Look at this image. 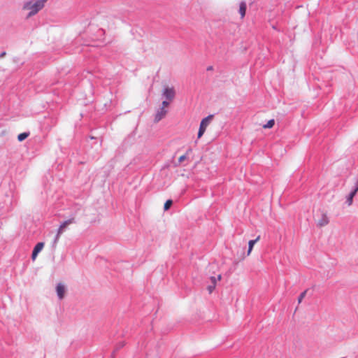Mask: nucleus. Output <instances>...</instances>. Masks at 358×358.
<instances>
[{"mask_svg":"<svg viewBox=\"0 0 358 358\" xmlns=\"http://www.w3.org/2000/svg\"><path fill=\"white\" fill-rule=\"evenodd\" d=\"M48 0H29L24 3L22 9L29 10L25 19L27 20L32 16L36 15L41 10H42L45 3Z\"/></svg>","mask_w":358,"mask_h":358,"instance_id":"1","label":"nucleus"},{"mask_svg":"<svg viewBox=\"0 0 358 358\" xmlns=\"http://www.w3.org/2000/svg\"><path fill=\"white\" fill-rule=\"evenodd\" d=\"M74 222H75V218L72 217V218H70V219H69L67 220H65L64 222H63L60 224V226H59V229L57 230V234L55 236V240H54V243H55L58 241L60 235L62 234L64 230L67 227V226L69 225L70 224H72V223H74Z\"/></svg>","mask_w":358,"mask_h":358,"instance_id":"2","label":"nucleus"},{"mask_svg":"<svg viewBox=\"0 0 358 358\" xmlns=\"http://www.w3.org/2000/svg\"><path fill=\"white\" fill-rule=\"evenodd\" d=\"M358 192V178L356 179V182L355 183L354 187L351 189L349 194L346 196V201L345 203L348 206H351L353 202V199L356 196L357 193Z\"/></svg>","mask_w":358,"mask_h":358,"instance_id":"3","label":"nucleus"},{"mask_svg":"<svg viewBox=\"0 0 358 358\" xmlns=\"http://www.w3.org/2000/svg\"><path fill=\"white\" fill-rule=\"evenodd\" d=\"M162 95L168 100L172 101L176 96V92L173 87H165Z\"/></svg>","mask_w":358,"mask_h":358,"instance_id":"4","label":"nucleus"},{"mask_svg":"<svg viewBox=\"0 0 358 358\" xmlns=\"http://www.w3.org/2000/svg\"><path fill=\"white\" fill-rule=\"evenodd\" d=\"M44 245H45L44 242H38V243H37L35 245V246H34V249H33V250H32L31 255V259L33 261H34V260L36 259V257H37V256H38V253H39V252L43 250V248H44Z\"/></svg>","mask_w":358,"mask_h":358,"instance_id":"5","label":"nucleus"},{"mask_svg":"<svg viewBox=\"0 0 358 358\" xmlns=\"http://www.w3.org/2000/svg\"><path fill=\"white\" fill-rule=\"evenodd\" d=\"M214 115L210 114L207 117L203 118L200 122L199 128L202 129L206 131V127L210 124V121L213 119Z\"/></svg>","mask_w":358,"mask_h":358,"instance_id":"6","label":"nucleus"},{"mask_svg":"<svg viewBox=\"0 0 358 358\" xmlns=\"http://www.w3.org/2000/svg\"><path fill=\"white\" fill-rule=\"evenodd\" d=\"M166 113L167 110L165 108H159L155 115L154 122H159L162 118H164L166 116Z\"/></svg>","mask_w":358,"mask_h":358,"instance_id":"7","label":"nucleus"},{"mask_svg":"<svg viewBox=\"0 0 358 358\" xmlns=\"http://www.w3.org/2000/svg\"><path fill=\"white\" fill-rule=\"evenodd\" d=\"M57 295L59 299H62L66 293V287L62 283H58L56 287Z\"/></svg>","mask_w":358,"mask_h":358,"instance_id":"8","label":"nucleus"},{"mask_svg":"<svg viewBox=\"0 0 358 358\" xmlns=\"http://www.w3.org/2000/svg\"><path fill=\"white\" fill-rule=\"evenodd\" d=\"M329 222V217L325 213H322L321 215V218L317 222V226L318 227H324L327 224H328Z\"/></svg>","mask_w":358,"mask_h":358,"instance_id":"9","label":"nucleus"},{"mask_svg":"<svg viewBox=\"0 0 358 358\" xmlns=\"http://www.w3.org/2000/svg\"><path fill=\"white\" fill-rule=\"evenodd\" d=\"M247 10V5L245 1H241L239 5V13L241 15V17L243 19L245 16Z\"/></svg>","mask_w":358,"mask_h":358,"instance_id":"10","label":"nucleus"},{"mask_svg":"<svg viewBox=\"0 0 358 358\" xmlns=\"http://www.w3.org/2000/svg\"><path fill=\"white\" fill-rule=\"evenodd\" d=\"M259 238H260V236H258L255 239L249 241V242H248V252H247V255L248 256L250 254V252H252V248H253L255 244L259 240Z\"/></svg>","mask_w":358,"mask_h":358,"instance_id":"11","label":"nucleus"},{"mask_svg":"<svg viewBox=\"0 0 358 358\" xmlns=\"http://www.w3.org/2000/svg\"><path fill=\"white\" fill-rule=\"evenodd\" d=\"M29 135H30L29 131L22 132V133L18 134L17 140H18V141L22 142V141H24L27 138H28Z\"/></svg>","mask_w":358,"mask_h":358,"instance_id":"12","label":"nucleus"},{"mask_svg":"<svg viewBox=\"0 0 358 358\" xmlns=\"http://www.w3.org/2000/svg\"><path fill=\"white\" fill-rule=\"evenodd\" d=\"M173 203V201L172 199H167L164 205V210L166 211L171 208Z\"/></svg>","mask_w":358,"mask_h":358,"instance_id":"13","label":"nucleus"},{"mask_svg":"<svg viewBox=\"0 0 358 358\" xmlns=\"http://www.w3.org/2000/svg\"><path fill=\"white\" fill-rule=\"evenodd\" d=\"M275 124V120L273 119L269 120L267 123L263 125V128L264 129H271Z\"/></svg>","mask_w":358,"mask_h":358,"instance_id":"14","label":"nucleus"},{"mask_svg":"<svg viewBox=\"0 0 358 358\" xmlns=\"http://www.w3.org/2000/svg\"><path fill=\"white\" fill-rule=\"evenodd\" d=\"M307 291H308V290H307V289H306L305 291H303V292H301V293L299 294V297H298V303H300L302 301L303 299L305 297V296H306V293H307Z\"/></svg>","mask_w":358,"mask_h":358,"instance_id":"15","label":"nucleus"},{"mask_svg":"<svg viewBox=\"0 0 358 358\" xmlns=\"http://www.w3.org/2000/svg\"><path fill=\"white\" fill-rule=\"evenodd\" d=\"M125 345V343L124 341H122V342H119L116 346H115V351H118L120 350L121 348H122Z\"/></svg>","mask_w":358,"mask_h":358,"instance_id":"16","label":"nucleus"},{"mask_svg":"<svg viewBox=\"0 0 358 358\" xmlns=\"http://www.w3.org/2000/svg\"><path fill=\"white\" fill-rule=\"evenodd\" d=\"M187 159V155H183L180 156L178 159V164H176V166L180 165L182 162H184Z\"/></svg>","mask_w":358,"mask_h":358,"instance_id":"17","label":"nucleus"},{"mask_svg":"<svg viewBox=\"0 0 358 358\" xmlns=\"http://www.w3.org/2000/svg\"><path fill=\"white\" fill-rule=\"evenodd\" d=\"M216 285H210L207 287V290L208 291L209 294H211L215 289Z\"/></svg>","mask_w":358,"mask_h":358,"instance_id":"18","label":"nucleus"},{"mask_svg":"<svg viewBox=\"0 0 358 358\" xmlns=\"http://www.w3.org/2000/svg\"><path fill=\"white\" fill-rule=\"evenodd\" d=\"M204 133H205L204 130H203L201 128H199V131H198V134H197V138H200L203 135Z\"/></svg>","mask_w":358,"mask_h":358,"instance_id":"19","label":"nucleus"},{"mask_svg":"<svg viewBox=\"0 0 358 358\" xmlns=\"http://www.w3.org/2000/svg\"><path fill=\"white\" fill-rule=\"evenodd\" d=\"M169 102L167 100H164L162 103V106L160 108H165L166 107L169 106Z\"/></svg>","mask_w":358,"mask_h":358,"instance_id":"20","label":"nucleus"},{"mask_svg":"<svg viewBox=\"0 0 358 358\" xmlns=\"http://www.w3.org/2000/svg\"><path fill=\"white\" fill-rule=\"evenodd\" d=\"M210 282H211V284H212V285H217V278H216V277H215V276H211V277L210 278Z\"/></svg>","mask_w":358,"mask_h":358,"instance_id":"21","label":"nucleus"},{"mask_svg":"<svg viewBox=\"0 0 358 358\" xmlns=\"http://www.w3.org/2000/svg\"><path fill=\"white\" fill-rule=\"evenodd\" d=\"M244 250H245V248H243L242 249V255H241V257L239 258V259H238L239 261H241V260L244 259H245V257Z\"/></svg>","mask_w":358,"mask_h":358,"instance_id":"22","label":"nucleus"},{"mask_svg":"<svg viewBox=\"0 0 358 358\" xmlns=\"http://www.w3.org/2000/svg\"><path fill=\"white\" fill-rule=\"evenodd\" d=\"M6 55V52L3 51L0 53V58L4 57Z\"/></svg>","mask_w":358,"mask_h":358,"instance_id":"23","label":"nucleus"},{"mask_svg":"<svg viewBox=\"0 0 358 358\" xmlns=\"http://www.w3.org/2000/svg\"><path fill=\"white\" fill-rule=\"evenodd\" d=\"M206 70H207L208 71H213V66H208L207 67Z\"/></svg>","mask_w":358,"mask_h":358,"instance_id":"24","label":"nucleus"},{"mask_svg":"<svg viewBox=\"0 0 358 358\" xmlns=\"http://www.w3.org/2000/svg\"><path fill=\"white\" fill-rule=\"evenodd\" d=\"M216 278H217V280H221V279H222V275H221V274H219Z\"/></svg>","mask_w":358,"mask_h":358,"instance_id":"25","label":"nucleus"},{"mask_svg":"<svg viewBox=\"0 0 358 358\" xmlns=\"http://www.w3.org/2000/svg\"><path fill=\"white\" fill-rule=\"evenodd\" d=\"M90 138L91 139H95V138H96L95 137H94V136H90Z\"/></svg>","mask_w":358,"mask_h":358,"instance_id":"26","label":"nucleus"},{"mask_svg":"<svg viewBox=\"0 0 358 358\" xmlns=\"http://www.w3.org/2000/svg\"><path fill=\"white\" fill-rule=\"evenodd\" d=\"M113 358H114V357H113Z\"/></svg>","mask_w":358,"mask_h":358,"instance_id":"27","label":"nucleus"}]
</instances>
